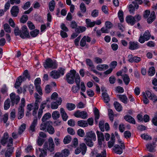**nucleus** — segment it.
<instances>
[{
	"instance_id": "obj_50",
	"label": "nucleus",
	"mask_w": 157,
	"mask_h": 157,
	"mask_svg": "<svg viewBox=\"0 0 157 157\" xmlns=\"http://www.w3.org/2000/svg\"><path fill=\"white\" fill-rule=\"evenodd\" d=\"M94 113L95 117V121L96 122H97V120L99 118V115L98 109L96 108L94 109Z\"/></svg>"
},
{
	"instance_id": "obj_54",
	"label": "nucleus",
	"mask_w": 157,
	"mask_h": 157,
	"mask_svg": "<svg viewBox=\"0 0 157 157\" xmlns=\"http://www.w3.org/2000/svg\"><path fill=\"white\" fill-rule=\"evenodd\" d=\"M39 30L36 29L30 32V34L31 36L33 37L36 36L39 33Z\"/></svg>"
},
{
	"instance_id": "obj_37",
	"label": "nucleus",
	"mask_w": 157,
	"mask_h": 157,
	"mask_svg": "<svg viewBox=\"0 0 157 157\" xmlns=\"http://www.w3.org/2000/svg\"><path fill=\"white\" fill-rule=\"evenodd\" d=\"M115 141V136L113 135L112 134L110 140L108 143V147L110 148H111L113 145Z\"/></svg>"
},
{
	"instance_id": "obj_56",
	"label": "nucleus",
	"mask_w": 157,
	"mask_h": 157,
	"mask_svg": "<svg viewBox=\"0 0 157 157\" xmlns=\"http://www.w3.org/2000/svg\"><path fill=\"white\" fill-rule=\"evenodd\" d=\"M155 73V68L154 67H151L148 71V74L150 76L153 75Z\"/></svg>"
},
{
	"instance_id": "obj_38",
	"label": "nucleus",
	"mask_w": 157,
	"mask_h": 157,
	"mask_svg": "<svg viewBox=\"0 0 157 157\" xmlns=\"http://www.w3.org/2000/svg\"><path fill=\"white\" fill-rule=\"evenodd\" d=\"M122 78L126 85H128L130 81V78L128 75L126 74H123L122 75Z\"/></svg>"
},
{
	"instance_id": "obj_7",
	"label": "nucleus",
	"mask_w": 157,
	"mask_h": 157,
	"mask_svg": "<svg viewBox=\"0 0 157 157\" xmlns=\"http://www.w3.org/2000/svg\"><path fill=\"white\" fill-rule=\"evenodd\" d=\"M76 83L77 84V86H73L71 87V90L72 92L74 93H76L78 92L80 89L79 84L80 82V78L78 75L76 76Z\"/></svg>"
},
{
	"instance_id": "obj_19",
	"label": "nucleus",
	"mask_w": 157,
	"mask_h": 157,
	"mask_svg": "<svg viewBox=\"0 0 157 157\" xmlns=\"http://www.w3.org/2000/svg\"><path fill=\"white\" fill-rule=\"evenodd\" d=\"M85 138H89L90 139L93 140V141H95L96 139L95 133L92 131L88 132L86 133Z\"/></svg>"
},
{
	"instance_id": "obj_9",
	"label": "nucleus",
	"mask_w": 157,
	"mask_h": 157,
	"mask_svg": "<svg viewBox=\"0 0 157 157\" xmlns=\"http://www.w3.org/2000/svg\"><path fill=\"white\" fill-rule=\"evenodd\" d=\"M13 147H10L7 149H2L0 152L1 155L4 154L5 157H10L13 153Z\"/></svg>"
},
{
	"instance_id": "obj_21",
	"label": "nucleus",
	"mask_w": 157,
	"mask_h": 157,
	"mask_svg": "<svg viewBox=\"0 0 157 157\" xmlns=\"http://www.w3.org/2000/svg\"><path fill=\"white\" fill-rule=\"evenodd\" d=\"M39 154V157H45L47 155L46 152L44 149H41L40 148L36 149V154L38 155Z\"/></svg>"
},
{
	"instance_id": "obj_62",
	"label": "nucleus",
	"mask_w": 157,
	"mask_h": 157,
	"mask_svg": "<svg viewBox=\"0 0 157 157\" xmlns=\"http://www.w3.org/2000/svg\"><path fill=\"white\" fill-rule=\"evenodd\" d=\"M4 29L5 31L8 33L11 32V29L10 26L7 24H5L4 25Z\"/></svg>"
},
{
	"instance_id": "obj_57",
	"label": "nucleus",
	"mask_w": 157,
	"mask_h": 157,
	"mask_svg": "<svg viewBox=\"0 0 157 157\" xmlns=\"http://www.w3.org/2000/svg\"><path fill=\"white\" fill-rule=\"evenodd\" d=\"M75 105L72 103H68L67 105V108L69 110H72L74 109L75 108Z\"/></svg>"
},
{
	"instance_id": "obj_59",
	"label": "nucleus",
	"mask_w": 157,
	"mask_h": 157,
	"mask_svg": "<svg viewBox=\"0 0 157 157\" xmlns=\"http://www.w3.org/2000/svg\"><path fill=\"white\" fill-rule=\"evenodd\" d=\"M10 101L9 99L6 100L4 103V108L5 110L8 109L10 107Z\"/></svg>"
},
{
	"instance_id": "obj_52",
	"label": "nucleus",
	"mask_w": 157,
	"mask_h": 157,
	"mask_svg": "<svg viewBox=\"0 0 157 157\" xmlns=\"http://www.w3.org/2000/svg\"><path fill=\"white\" fill-rule=\"evenodd\" d=\"M26 127L25 124H23L20 127L18 130V134L20 135L25 130Z\"/></svg>"
},
{
	"instance_id": "obj_53",
	"label": "nucleus",
	"mask_w": 157,
	"mask_h": 157,
	"mask_svg": "<svg viewBox=\"0 0 157 157\" xmlns=\"http://www.w3.org/2000/svg\"><path fill=\"white\" fill-rule=\"evenodd\" d=\"M47 130L50 134H53L55 132L54 129L51 125H48L47 128Z\"/></svg>"
},
{
	"instance_id": "obj_61",
	"label": "nucleus",
	"mask_w": 157,
	"mask_h": 157,
	"mask_svg": "<svg viewBox=\"0 0 157 157\" xmlns=\"http://www.w3.org/2000/svg\"><path fill=\"white\" fill-rule=\"evenodd\" d=\"M43 122V123L41 124L40 126V130H45L47 127V126L48 125V124L49 123V122H47L46 123Z\"/></svg>"
},
{
	"instance_id": "obj_14",
	"label": "nucleus",
	"mask_w": 157,
	"mask_h": 157,
	"mask_svg": "<svg viewBox=\"0 0 157 157\" xmlns=\"http://www.w3.org/2000/svg\"><path fill=\"white\" fill-rule=\"evenodd\" d=\"M62 98H59L57 101H52L51 103V107L52 109H57L58 106L60 105L62 102Z\"/></svg>"
},
{
	"instance_id": "obj_46",
	"label": "nucleus",
	"mask_w": 157,
	"mask_h": 157,
	"mask_svg": "<svg viewBox=\"0 0 157 157\" xmlns=\"http://www.w3.org/2000/svg\"><path fill=\"white\" fill-rule=\"evenodd\" d=\"M51 117V115L50 113H45L42 118L43 122H44L47 120L49 119Z\"/></svg>"
},
{
	"instance_id": "obj_3",
	"label": "nucleus",
	"mask_w": 157,
	"mask_h": 157,
	"mask_svg": "<svg viewBox=\"0 0 157 157\" xmlns=\"http://www.w3.org/2000/svg\"><path fill=\"white\" fill-rule=\"evenodd\" d=\"M143 2L142 0H134L128 6L129 10L131 13H133L138 8V4H141Z\"/></svg>"
},
{
	"instance_id": "obj_20",
	"label": "nucleus",
	"mask_w": 157,
	"mask_h": 157,
	"mask_svg": "<svg viewBox=\"0 0 157 157\" xmlns=\"http://www.w3.org/2000/svg\"><path fill=\"white\" fill-rule=\"evenodd\" d=\"M19 9L18 6H14L12 7L11 10V13L12 15L14 17L17 16L19 13Z\"/></svg>"
},
{
	"instance_id": "obj_1",
	"label": "nucleus",
	"mask_w": 157,
	"mask_h": 157,
	"mask_svg": "<svg viewBox=\"0 0 157 157\" xmlns=\"http://www.w3.org/2000/svg\"><path fill=\"white\" fill-rule=\"evenodd\" d=\"M77 75L79 77V74L76 73L75 71L74 70H71L70 72L66 75V79L67 81L69 84H73L74 82V79L76 82V76Z\"/></svg>"
},
{
	"instance_id": "obj_13",
	"label": "nucleus",
	"mask_w": 157,
	"mask_h": 157,
	"mask_svg": "<svg viewBox=\"0 0 157 157\" xmlns=\"http://www.w3.org/2000/svg\"><path fill=\"white\" fill-rule=\"evenodd\" d=\"M10 99L12 105H14L15 103L17 104L20 100V98L18 96H16L14 93H12L10 94Z\"/></svg>"
},
{
	"instance_id": "obj_25",
	"label": "nucleus",
	"mask_w": 157,
	"mask_h": 157,
	"mask_svg": "<svg viewBox=\"0 0 157 157\" xmlns=\"http://www.w3.org/2000/svg\"><path fill=\"white\" fill-rule=\"evenodd\" d=\"M21 76L18 77L16 80V82L14 85V87L16 89L19 87L21 85V82L24 81V78H21Z\"/></svg>"
},
{
	"instance_id": "obj_6",
	"label": "nucleus",
	"mask_w": 157,
	"mask_h": 157,
	"mask_svg": "<svg viewBox=\"0 0 157 157\" xmlns=\"http://www.w3.org/2000/svg\"><path fill=\"white\" fill-rule=\"evenodd\" d=\"M124 144H122V145L119 146L118 145H115L113 148V151L117 154L120 155L123 152V150L125 148Z\"/></svg>"
},
{
	"instance_id": "obj_49",
	"label": "nucleus",
	"mask_w": 157,
	"mask_h": 157,
	"mask_svg": "<svg viewBox=\"0 0 157 157\" xmlns=\"http://www.w3.org/2000/svg\"><path fill=\"white\" fill-rule=\"evenodd\" d=\"M71 137L69 136H66L64 138L63 142L64 144H67L70 143L71 141Z\"/></svg>"
},
{
	"instance_id": "obj_42",
	"label": "nucleus",
	"mask_w": 157,
	"mask_h": 157,
	"mask_svg": "<svg viewBox=\"0 0 157 157\" xmlns=\"http://www.w3.org/2000/svg\"><path fill=\"white\" fill-rule=\"evenodd\" d=\"M86 29V27L84 26H79L75 29V31L76 33H80L85 31Z\"/></svg>"
},
{
	"instance_id": "obj_44",
	"label": "nucleus",
	"mask_w": 157,
	"mask_h": 157,
	"mask_svg": "<svg viewBox=\"0 0 157 157\" xmlns=\"http://www.w3.org/2000/svg\"><path fill=\"white\" fill-rule=\"evenodd\" d=\"M60 115L59 112L57 111H55L52 112V116L54 120H56L59 118Z\"/></svg>"
},
{
	"instance_id": "obj_64",
	"label": "nucleus",
	"mask_w": 157,
	"mask_h": 157,
	"mask_svg": "<svg viewBox=\"0 0 157 157\" xmlns=\"http://www.w3.org/2000/svg\"><path fill=\"white\" fill-rule=\"evenodd\" d=\"M80 9L81 11L84 13L86 11V8L84 3H81L80 6Z\"/></svg>"
},
{
	"instance_id": "obj_10",
	"label": "nucleus",
	"mask_w": 157,
	"mask_h": 157,
	"mask_svg": "<svg viewBox=\"0 0 157 157\" xmlns=\"http://www.w3.org/2000/svg\"><path fill=\"white\" fill-rule=\"evenodd\" d=\"M74 115L77 118H81L82 119H85L87 118L88 114L86 112L84 111L80 112L78 110L74 113Z\"/></svg>"
},
{
	"instance_id": "obj_48",
	"label": "nucleus",
	"mask_w": 157,
	"mask_h": 157,
	"mask_svg": "<svg viewBox=\"0 0 157 157\" xmlns=\"http://www.w3.org/2000/svg\"><path fill=\"white\" fill-rule=\"evenodd\" d=\"M20 36L22 38H25L29 37V35L28 31L21 32V34H20Z\"/></svg>"
},
{
	"instance_id": "obj_11",
	"label": "nucleus",
	"mask_w": 157,
	"mask_h": 157,
	"mask_svg": "<svg viewBox=\"0 0 157 157\" xmlns=\"http://www.w3.org/2000/svg\"><path fill=\"white\" fill-rule=\"evenodd\" d=\"M86 145L84 143H82L80 145V149L77 148L75 150V153L76 154H78L81 152L82 154L84 155L86 153Z\"/></svg>"
},
{
	"instance_id": "obj_28",
	"label": "nucleus",
	"mask_w": 157,
	"mask_h": 157,
	"mask_svg": "<svg viewBox=\"0 0 157 157\" xmlns=\"http://www.w3.org/2000/svg\"><path fill=\"white\" fill-rule=\"evenodd\" d=\"M9 137V135L7 132L5 133L3 137L1 139V143L2 145H4L7 143V139Z\"/></svg>"
},
{
	"instance_id": "obj_18",
	"label": "nucleus",
	"mask_w": 157,
	"mask_h": 157,
	"mask_svg": "<svg viewBox=\"0 0 157 157\" xmlns=\"http://www.w3.org/2000/svg\"><path fill=\"white\" fill-rule=\"evenodd\" d=\"M129 48L131 50H134L139 48L138 43L137 42L130 41L129 43Z\"/></svg>"
},
{
	"instance_id": "obj_15",
	"label": "nucleus",
	"mask_w": 157,
	"mask_h": 157,
	"mask_svg": "<svg viewBox=\"0 0 157 157\" xmlns=\"http://www.w3.org/2000/svg\"><path fill=\"white\" fill-rule=\"evenodd\" d=\"M86 64L89 66L90 70L92 71L94 73L97 74L98 72L95 69V67L92 61L89 59H87L86 60Z\"/></svg>"
},
{
	"instance_id": "obj_17",
	"label": "nucleus",
	"mask_w": 157,
	"mask_h": 157,
	"mask_svg": "<svg viewBox=\"0 0 157 157\" xmlns=\"http://www.w3.org/2000/svg\"><path fill=\"white\" fill-rule=\"evenodd\" d=\"M96 133L98 136V143L101 146L102 144V142L104 141V137L103 133L97 131Z\"/></svg>"
},
{
	"instance_id": "obj_60",
	"label": "nucleus",
	"mask_w": 157,
	"mask_h": 157,
	"mask_svg": "<svg viewBox=\"0 0 157 157\" xmlns=\"http://www.w3.org/2000/svg\"><path fill=\"white\" fill-rule=\"evenodd\" d=\"M141 138L145 140H149L151 139V138L149 135L146 134H143L141 135Z\"/></svg>"
},
{
	"instance_id": "obj_41",
	"label": "nucleus",
	"mask_w": 157,
	"mask_h": 157,
	"mask_svg": "<svg viewBox=\"0 0 157 157\" xmlns=\"http://www.w3.org/2000/svg\"><path fill=\"white\" fill-rule=\"evenodd\" d=\"M37 122V118L36 117L34 119L33 121L30 126V129L32 132L35 130V127Z\"/></svg>"
},
{
	"instance_id": "obj_45",
	"label": "nucleus",
	"mask_w": 157,
	"mask_h": 157,
	"mask_svg": "<svg viewBox=\"0 0 157 157\" xmlns=\"http://www.w3.org/2000/svg\"><path fill=\"white\" fill-rule=\"evenodd\" d=\"M93 140L90 139L89 138H85L84 141L87 145L90 147H92L94 145V144L92 141Z\"/></svg>"
},
{
	"instance_id": "obj_26",
	"label": "nucleus",
	"mask_w": 157,
	"mask_h": 157,
	"mask_svg": "<svg viewBox=\"0 0 157 157\" xmlns=\"http://www.w3.org/2000/svg\"><path fill=\"white\" fill-rule=\"evenodd\" d=\"M60 112L63 120L65 121H66L68 119V116L63 108H60Z\"/></svg>"
},
{
	"instance_id": "obj_35",
	"label": "nucleus",
	"mask_w": 157,
	"mask_h": 157,
	"mask_svg": "<svg viewBox=\"0 0 157 157\" xmlns=\"http://www.w3.org/2000/svg\"><path fill=\"white\" fill-rule=\"evenodd\" d=\"M114 107L118 111H121L122 110V107L121 104L117 101H115L113 103Z\"/></svg>"
},
{
	"instance_id": "obj_33",
	"label": "nucleus",
	"mask_w": 157,
	"mask_h": 157,
	"mask_svg": "<svg viewBox=\"0 0 157 157\" xmlns=\"http://www.w3.org/2000/svg\"><path fill=\"white\" fill-rule=\"evenodd\" d=\"M77 124L78 126L82 127H87L88 126L87 121L84 120H80L78 121Z\"/></svg>"
},
{
	"instance_id": "obj_43",
	"label": "nucleus",
	"mask_w": 157,
	"mask_h": 157,
	"mask_svg": "<svg viewBox=\"0 0 157 157\" xmlns=\"http://www.w3.org/2000/svg\"><path fill=\"white\" fill-rule=\"evenodd\" d=\"M55 5L56 3L54 0H52L50 2L49 4V8L51 11H53L54 10Z\"/></svg>"
},
{
	"instance_id": "obj_32",
	"label": "nucleus",
	"mask_w": 157,
	"mask_h": 157,
	"mask_svg": "<svg viewBox=\"0 0 157 157\" xmlns=\"http://www.w3.org/2000/svg\"><path fill=\"white\" fill-rule=\"evenodd\" d=\"M86 26L87 27H92L95 25L94 21H92L90 19H87L86 20Z\"/></svg>"
},
{
	"instance_id": "obj_8",
	"label": "nucleus",
	"mask_w": 157,
	"mask_h": 157,
	"mask_svg": "<svg viewBox=\"0 0 157 157\" xmlns=\"http://www.w3.org/2000/svg\"><path fill=\"white\" fill-rule=\"evenodd\" d=\"M40 79L39 78H36L34 81V85L36 91L40 95H42L43 93L42 90L40 86Z\"/></svg>"
},
{
	"instance_id": "obj_2",
	"label": "nucleus",
	"mask_w": 157,
	"mask_h": 157,
	"mask_svg": "<svg viewBox=\"0 0 157 157\" xmlns=\"http://www.w3.org/2000/svg\"><path fill=\"white\" fill-rule=\"evenodd\" d=\"M44 66L45 68L53 69L57 68V64L55 60H53L50 58L47 59L44 63Z\"/></svg>"
},
{
	"instance_id": "obj_36",
	"label": "nucleus",
	"mask_w": 157,
	"mask_h": 157,
	"mask_svg": "<svg viewBox=\"0 0 157 157\" xmlns=\"http://www.w3.org/2000/svg\"><path fill=\"white\" fill-rule=\"evenodd\" d=\"M59 98H61L58 97V94L56 92H54L51 95V99L53 101H57Z\"/></svg>"
},
{
	"instance_id": "obj_4",
	"label": "nucleus",
	"mask_w": 157,
	"mask_h": 157,
	"mask_svg": "<svg viewBox=\"0 0 157 157\" xmlns=\"http://www.w3.org/2000/svg\"><path fill=\"white\" fill-rule=\"evenodd\" d=\"M151 36V34L148 30L146 31L143 35H140L138 40L139 41L141 44H143L145 41L149 40Z\"/></svg>"
},
{
	"instance_id": "obj_58",
	"label": "nucleus",
	"mask_w": 157,
	"mask_h": 157,
	"mask_svg": "<svg viewBox=\"0 0 157 157\" xmlns=\"http://www.w3.org/2000/svg\"><path fill=\"white\" fill-rule=\"evenodd\" d=\"M30 76L28 74V71L27 70H25L24 71L23 73V76H21V78H24V81L26 79L29 78Z\"/></svg>"
},
{
	"instance_id": "obj_55",
	"label": "nucleus",
	"mask_w": 157,
	"mask_h": 157,
	"mask_svg": "<svg viewBox=\"0 0 157 157\" xmlns=\"http://www.w3.org/2000/svg\"><path fill=\"white\" fill-rule=\"evenodd\" d=\"M59 75V77L60 76L64 75L65 73V69L63 68H59L58 70L57 71Z\"/></svg>"
},
{
	"instance_id": "obj_51",
	"label": "nucleus",
	"mask_w": 157,
	"mask_h": 157,
	"mask_svg": "<svg viewBox=\"0 0 157 157\" xmlns=\"http://www.w3.org/2000/svg\"><path fill=\"white\" fill-rule=\"evenodd\" d=\"M61 153L63 155V157H66L67 156L70 154L69 151L66 149H65L63 150Z\"/></svg>"
},
{
	"instance_id": "obj_27",
	"label": "nucleus",
	"mask_w": 157,
	"mask_h": 157,
	"mask_svg": "<svg viewBox=\"0 0 157 157\" xmlns=\"http://www.w3.org/2000/svg\"><path fill=\"white\" fill-rule=\"evenodd\" d=\"M109 68L108 65L105 64H99L96 67L97 69L100 71H105Z\"/></svg>"
},
{
	"instance_id": "obj_63",
	"label": "nucleus",
	"mask_w": 157,
	"mask_h": 157,
	"mask_svg": "<svg viewBox=\"0 0 157 157\" xmlns=\"http://www.w3.org/2000/svg\"><path fill=\"white\" fill-rule=\"evenodd\" d=\"M78 135L81 137H83L85 135V132L82 129H78L77 132Z\"/></svg>"
},
{
	"instance_id": "obj_24",
	"label": "nucleus",
	"mask_w": 157,
	"mask_h": 157,
	"mask_svg": "<svg viewBox=\"0 0 157 157\" xmlns=\"http://www.w3.org/2000/svg\"><path fill=\"white\" fill-rule=\"evenodd\" d=\"M117 97L121 101L124 103L127 104L128 103V98L126 95H117Z\"/></svg>"
},
{
	"instance_id": "obj_40",
	"label": "nucleus",
	"mask_w": 157,
	"mask_h": 157,
	"mask_svg": "<svg viewBox=\"0 0 157 157\" xmlns=\"http://www.w3.org/2000/svg\"><path fill=\"white\" fill-rule=\"evenodd\" d=\"M48 101H50V99L49 98H47L45 101H43L42 102L40 109L43 110V109L45 108L47 102Z\"/></svg>"
},
{
	"instance_id": "obj_39",
	"label": "nucleus",
	"mask_w": 157,
	"mask_h": 157,
	"mask_svg": "<svg viewBox=\"0 0 157 157\" xmlns=\"http://www.w3.org/2000/svg\"><path fill=\"white\" fill-rule=\"evenodd\" d=\"M24 115V109L22 108H19L18 113V119H21Z\"/></svg>"
},
{
	"instance_id": "obj_12",
	"label": "nucleus",
	"mask_w": 157,
	"mask_h": 157,
	"mask_svg": "<svg viewBox=\"0 0 157 157\" xmlns=\"http://www.w3.org/2000/svg\"><path fill=\"white\" fill-rule=\"evenodd\" d=\"M101 90L102 92H103L102 93V98L105 102L108 103L110 100V98L109 95L106 92V90L103 87L101 88Z\"/></svg>"
},
{
	"instance_id": "obj_29",
	"label": "nucleus",
	"mask_w": 157,
	"mask_h": 157,
	"mask_svg": "<svg viewBox=\"0 0 157 157\" xmlns=\"http://www.w3.org/2000/svg\"><path fill=\"white\" fill-rule=\"evenodd\" d=\"M146 147L147 150L150 152H153L154 151V148L156 146L155 143L152 144H148L146 145Z\"/></svg>"
},
{
	"instance_id": "obj_47",
	"label": "nucleus",
	"mask_w": 157,
	"mask_h": 157,
	"mask_svg": "<svg viewBox=\"0 0 157 157\" xmlns=\"http://www.w3.org/2000/svg\"><path fill=\"white\" fill-rule=\"evenodd\" d=\"M118 17L121 22L124 21L123 12L122 10H119L118 13Z\"/></svg>"
},
{
	"instance_id": "obj_5",
	"label": "nucleus",
	"mask_w": 157,
	"mask_h": 157,
	"mask_svg": "<svg viewBox=\"0 0 157 157\" xmlns=\"http://www.w3.org/2000/svg\"><path fill=\"white\" fill-rule=\"evenodd\" d=\"M48 142L49 146H48L47 143H45L44 145V148L46 150L47 149L50 151H52L54 149L55 145L53 139L52 137L49 138Z\"/></svg>"
},
{
	"instance_id": "obj_30",
	"label": "nucleus",
	"mask_w": 157,
	"mask_h": 157,
	"mask_svg": "<svg viewBox=\"0 0 157 157\" xmlns=\"http://www.w3.org/2000/svg\"><path fill=\"white\" fill-rule=\"evenodd\" d=\"M50 76L54 79H57L59 78V74L57 71L54 70L52 71L50 74Z\"/></svg>"
},
{
	"instance_id": "obj_34",
	"label": "nucleus",
	"mask_w": 157,
	"mask_h": 157,
	"mask_svg": "<svg viewBox=\"0 0 157 157\" xmlns=\"http://www.w3.org/2000/svg\"><path fill=\"white\" fill-rule=\"evenodd\" d=\"M124 119L126 121L130 123L135 124V121L134 119L131 116L129 115H126L124 117Z\"/></svg>"
},
{
	"instance_id": "obj_16",
	"label": "nucleus",
	"mask_w": 157,
	"mask_h": 157,
	"mask_svg": "<svg viewBox=\"0 0 157 157\" xmlns=\"http://www.w3.org/2000/svg\"><path fill=\"white\" fill-rule=\"evenodd\" d=\"M145 94L147 97L153 102H155L157 101V97L154 94L147 90L146 91Z\"/></svg>"
},
{
	"instance_id": "obj_31",
	"label": "nucleus",
	"mask_w": 157,
	"mask_h": 157,
	"mask_svg": "<svg viewBox=\"0 0 157 157\" xmlns=\"http://www.w3.org/2000/svg\"><path fill=\"white\" fill-rule=\"evenodd\" d=\"M155 18V12L152 11L151 12L150 17L147 19V22L149 23H151Z\"/></svg>"
},
{
	"instance_id": "obj_23",
	"label": "nucleus",
	"mask_w": 157,
	"mask_h": 157,
	"mask_svg": "<svg viewBox=\"0 0 157 157\" xmlns=\"http://www.w3.org/2000/svg\"><path fill=\"white\" fill-rule=\"evenodd\" d=\"M135 20V18L132 16H128L126 17V21L127 22L132 25H133L136 22Z\"/></svg>"
},
{
	"instance_id": "obj_22",
	"label": "nucleus",
	"mask_w": 157,
	"mask_h": 157,
	"mask_svg": "<svg viewBox=\"0 0 157 157\" xmlns=\"http://www.w3.org/2000/svg\"><path fill=\"white\" fill-rule=\"evenodd\" d=\"M90 40V38L89 37L85 36L81 39L80 45L82 47H84L86 44V41L89 42Z\"/></svg>"
}]
</instances>
